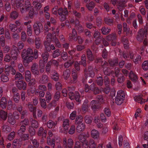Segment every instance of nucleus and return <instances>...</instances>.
<instances>
[{"label": "nucleus", "instance_id": "obj_1", "mask_svg": "<svg viewBox=\"0 0 148 148\" xmlns=\"http://www.w3.org/2000/svg\"><path fill=\"white\" fill-rule=\"evenodd\" d=\"M33 52L30 48H28L27 50L23 49L21 53V56L23 59V64L27 66L34 59Z\"/></svg>", "mask_w": 148, "mask_h": 148}, {"label": "nucleus", "instance_id": "obj_2", "mask_svg": "<svg viewBox=\"0 0 148 148\" xmlns=\"http://www.w3.org/2000/svg\"><path fill=\"white\" fill-rule=\"evenodd\" d=\"M125 95L124 92L122 90L118 91L115 98V103L118 105H120L123 102L124 99L125 98Z\"/></svg>", "mask_w": 148, "mask_h": 148}, {"label": "nucleus", "instance_id": "obj_3", "mask_svg": "<svg viewBox=\"0 0 148 148\" xmlns=\"http://www.w3.org/2000/svg\"><path fill=\"white\" fill-rule=\"evenodd\" d=\"M147 34V29L145 28L144 29H141L138 32L137 36V40L140 42H141L144 39V35Z\"/></svg>", "mask_w": 148, "mask_h": 148}, {"label": "nucleus", "instance_id": "obj_4", "mask_svg": "<svg viewBox=\"0 0 148 148\" xmlns=\"http://www.w3.org/2000/svg\"><path fill=\"white\" fill-rule=\"evenodd\" d=\"M84 72L86 78L89 76L93 77L95 75L93 67L90 65L89 66L88 68H85L84 69Z\"/></svg>", "mask_w": 148, "mask_h": 148}, {"label": "nucleus", "instance_id": "obj_5", "mask_svg": "<svg viewBox=\"0 0 148 148\" xmlns=\"http://www.w3.org/2000/svg\"><path fill=\"white\" fill-rule=\"evenodd\" d=\"M33 27L34 33L36 35L39 34L40 29H43L42 25L39 22L35 23L33 25Z\"/></svg>", "mask_w": 148, "mask_h": 148}, {"label": "nucleus", "instance_id": "obj_6", "mask_svg": "<svg viewBox=\"0 0 148 148\" xmlns=\"http://www.w3.org/2000/svg\"><path fill=\"white\" fill-rule=\"evenodd\" d=\"M70 99L72 100L75 99L76 101L79 103L81 102V100L79 99L80 96L79 93L77 92H75L74 94L72 92H69V93Z\"/></svg>", "mask_w": 148, "mask_h": 148}, {"label": "nucleus", "instance_id": "obj_7", "mask_svg": "<svg viewBox=\"0 0 148 148\" xmlns=\"http://www.w3.org/2000/svg\"><path fill=\"white\" fill-rule=\"evenodd\" d=\"M63 145L65 148H72L73 145V141L71 138H69L67 140L66 138H64L63 139Z\"/></svg>", "mask_w": 148, "mask_h": 148}, {"label": "nucleus", "instance_id": "obj_8", "mask_svg": "<svg viewBox=\"0 0 148 148\" xmlns=\"http://www.w3.org/2000/svg\"><path fill=\"white\" fill-rule=\"evenodd\" d=\"M31 71L33 74L35 75H40L39 70L38 68V64L36 63H34L31 67Z\"/></svg>", "mask_w": 148, "mask_h": 148}, {"label": "nucleus", "instance_id": "obj_9", "mask_svg": "<svg viewBox=\"0 0 148 148\" xmlns=\"http://www.w3.org/2000/svg\"><path fill=\"white\" fill-rule=\"evenodd\" d=\"M31 71L33 74L35 75H40L39 70L38 68V64L36 63H34L31 67Z\"/></svg>", "mask_w": 148, "mask_h": 148}, {"label": "nucleus", "instance_id": "obj_10", "mask_svg": "<svg viewBox=\"0 0 148 148\" xmlns=\"http://www.w3.org/2000/svg\"><path fill=\"white\" fill-rule=\"evenodd\" d=\"M31 71L33 74L35 75H40L39 70L38 68V64L36 63H34L31 67Z\"/></svg>", "mask_w": 148, "mask_h": 148}, {"label": "nucleus", "instance_id": "obj_11", "mask_svg": "<svg viewBox=\"0 0 148 148\" xmlns=\"http://www.w3.org/2000/svg\"><path fill=\"white\" fill-rule=\"evenodd\" d=\"M27 105L29 111L30 112H33V115L34 118V119H36L37 118L36 115V107L34 106L33 105L31 104L30 102L28 103Z\"/></svg>", "mask_w": 148, "mask_h": 148}, {"label": "nucleus", "instance_id": "obj_12", "mask_svg": "<svg viewBox=\"0 0 148 148\" xmlns=\"http://www.w3.org/2000/svg\"><path fill=\"white\" fill-rule=\"evenodd\" d=\"M91 107L94 111H96L100 107V104L97 101L92 100L90 102Z\"/></svg>", "mask_w": 148, "mask_h": 148}, {"label": "nucleus", "instance_id": "obj_13", "mask_svg": "<svg viewBox=\"0 0 148 148\" xmlns=\"http://www.w3.org/2000/svg\"><path fill=\"white\" fill-rule=\"evenodd\" d=\"M19 53V51L17 49H12L10 53L11 58L14 60H16Z\"/></svg>", "mask_w": 148, "mask_h": 148}, {"label": "nucleus", "instance_id": "obj_14", "mask_svg": "<svg viewBox=\"0 0 148 148\" xmlns=\"http://www.w3.org/2000/svg\"><path fill=\"white\" fill-rule=\"evenodd\" d=\"M26 83L24 81H18L16 83L17 87L19 90H21L23 89L25 90L26 88Z\"/></svg>", "mask_w": 148, "mask_h": 148}, {"label": "nucleus", "instance_id": "obj_15", "mask_svg": "<svg viewBox=\"0 0 148 148\" xmlns=\"http://www.w3.org/2000/svg\"><path fill=\"white\" fill-rule=\"evenodd\" d=\"M86 56L87 58L90 61H93L95 59L94 56L92 51L89 49H87L86 51Z\"/></svg>", "mask_w": 148, "mask_h": 148}, {"label": "nucleus", "instance_id": "obj_16", "mask_svg": "<svg viewBox=\"0 0 148 148\" xmlns=\"http://www.w3.org/2000/svg\"><path fill=\"white\" fill-rule=\"evenodd\" d=\"M116 38V34L112 33L108 35L106 37V40L109 41H113Z\"/></svg>", "mask_w": 148, "mask_h": 148}, {"label": "nucleus", "instance_id": "obj_17", "mask_svg": "<svg viewBox=\"0 0 148 148\" xmlns=\"http://www.w3.org/2000/svg\"><path fill=\"white\" fill-rule=\"evenodd\" d=\"M48 77L47 75L43 74L39 80V82L41 84H45L48 82Z\"/></svg>", "mask_w": 148, "mask_h": 148}, {"label": "nucleus", "instance_id": "obj_18", "mask_svg": "<svg viewBox=\"0 0 148 148\" xmlns=\"http://www.w3.org/2000/svg\"><path fill=\"white\" fill-rule=\"evenodd\" d=\"M85 127L83 123H79L78 124L76 127V131L78 133H80L84 130Z\"/></svg>", "mask_w": 148, "mask_h": 148}, {"label": "nucleus", "instance_id": "obj_19", "mask_svg": "<svg viewBox=\"0 0 148 148\" xmlns=\"http://www.w3.org/2000/svg\"><path fill=\"white\" fill-rule=\"evenodd\" d=\"M45 62H43V60H41L39 61V72L41 73H43L45 71Z\"/></svg>", "mask_w": 148, "mask_h": 148}, {"label": "nucleus", "instance_id": "obj_20", "mask_svg": "<svg viewBox=\"0 0 148 148\" xmlns=\"http://www.w3.org/2000/svg\"><path fill=\"white\" fill-rule=\"evenodd\" d=\"M129 77L130 78L131 80L134 83H135L137 81V77L134 74L132 71H131L129 74Z\"/></svg>", "mask_w": 148, "mask_h": 148}, {"label": "nucleus", "instance_id": "obj_21", "mask_svg": "<svg viewBox=\"0 0 148 148\" xmlns=\"http://www.w3.org/2000/svg\"><path fill=\"white\" fill-rule=\"evenodd\" d=\"M26 129V126L23 125H21L20 129L18 131V134L19 136H22L25 132Z\"/></svg>", "mask_w": 148, "mask_h": 148}, {"label": "nucleus", "instance_id": "obj_22", "mask_svg": "<svg viewBox=\"0 0 148 148\" xmlns=\"http://www.w3.org/2000/svg\"><path fill=\"white\" fill-rule=\"evenodd\" d=\"M52 75L51 78L55 81H58L59 79V77L58 74L57 72L54 70H53Z\"/></svg>", "mask_w": 148, "mask_h": 148}, {"label": "nucleus", "instance_id": "obj_23", "mask_svg": "<svg viewBox=\"0 0 148 148\" xmlns=\"http://www.w3.org/2000/svg\"><path fill=\"white\" fill-rule=\"evenodd\" d=\"M0 116L3 120L5 121L8 117L7 112L3 110H1L0 112Z\"/></svg>", "mask_w": 148, "mask_h": 148}, {"label": "nucleus", "instance_id": "obj_24", "mask_svg": "<svg viewBox=\"0 0 148 148\" xmlns=\"http://www.w3.org/2000/svg\"><path fill=\"white\" fill-rule=\"evenodd\" d=\"M101 31L103 35H107L110 33L111 31V29L103 27L101 29Z\"/></svg>", "mask_w": 148, "mask_h": 148}, {"label": "nucleus", "instance_id": "obj_25", "mask_svg": "<svg viewBox=\"0 0 148 148\" xmlns=\"http://www.w3.org/2000/svg\"><path fill=\"white\" fill-rule=\"evenodd\" d=\"M43 62H47L49 57V55L47 51L44 52L42 55Z\"/></svg>", "mask_w": 148, "mask_h": 148}, {"label": "nucleus", "instance_id": "obj_26", "mask_svg": "<svg viewBox=\"0 0 148 148\" xmlns=\"http://www.w3.org/2000/svg\"><path fill=\"white\" fill-rule=\"evenodd\" d=\"M58 13L60 15L64 14L65 15H67L68 12L67 9L66 8H64L63 9L62 8H59L58 10Z\"/></svg>", "mask_w": 148, "mask_h": 148}, {"label": "nucleus", "instance_id": "obj_27", "mask_svg": "<svg viewBox=\"0 0 148 148\" xmlns=\"http://www.w3.org/2000/svg\"><path fill=\"white\" fill-rule=\"evenodd\" d=\"M8 117V122L10 124L14 125L15 123L16 120L14 119V116L12 114L9 115Z\"/></svg>", "mask_w": 148, "mask_h": 148}, {"label": "nucleus", "instance_id": "obj_28", "mask_svg": "<svg viewBox=\"0 0 148 148\" xmlns=\"http://www.w3.org/2000/svg\"><path fill=\"white\" fill-rule=\"evenodd\" d=\"M109 64L110 66H115L118 64V61L116 59L114 60L110 59L108 61Z\"/></svg>", "mask_w": 148, "mask_h": 148}, {"label": "nucleus", "instance_id": "obj_29", "mask_svg": "<svg viewBox=\"0 0 148 148\" xmlns=\"http://www.w3.org/2000/svg\"><path fill=\"white\" fill-rule=\"evenodd\" d=\"M48 145L50 146L51 148H54L55 146V140L52 139L51 140L50 138H47V141Z\"/></svg>", "mask_w": 148, "mask_h": 148}, {"label": "nucleus", "instance_id": "obj_30", "mask_svg": "<svg viewBox=\"0 0 148 148\" xmlns=\"http://www.w3.org/2000/svg\"><path fill=\"white\" fill-rule=\"evenodd\" d=\"M72 74L73 77V80H72V82L75 83L77 81V75L75 70H73L72 72Z\"/></svg>", "mask_w": 148, "mask_h": 148}, {"label": "nucleus", "instance_id": "obj_31", "mask_svg": "<svg viewBox=\"0 0 148 148\" xmlns=\"http://www.w3.org/2000/svg\"><path fill=\"white\" fill-rule=\"evenodd\" d=\"M26 9L29 10H32L33 7L31 6L30 1L28 0H26L25 2V5L24 6Z\"/></svg>", "mask_w": 148, "mask_h": 148}, {"label": "nucleus", "instance_id": "obj_32", "mask_svg": "<svg viewBox=\"0 0 148 148\" xmlns=\"http://www.w3.org/2000/svg\"><path fill=\"white\" fill-rule=\"evenodd\" d=\"M32 119V120H31V126L35 129L37 128L39 126V124L38 122Z\"/></svg>", "mask_w": 148, "mask_h": 148}, {"label": "nucleus", "instance_id": "obj_33", "mask_svg": "<svg viewBox=\"0 0 148 148\" xmlns=\"http://www.w3.org/2000/svg\"><path fill=\"white\" fill-rule=\"evenodd\" d=\"M35 42L36 48L37 49H39L41 44V42L40 38L38 37L36 38L35 39Z\"/></svg>", "mask_w": 148, "mask_h": 148}, {"label": "nucleus", "instance_id": "obj_34", "mask_svg": "<svg viewBox=\"0 0 148 148\" xmlns=\"http://www.w3.org/2000/svg\"><path fill=\"white\" fill-rule=\"evenodd\" d=\"M91 135L93 138H97L99 137V134L97 131L94 129L91 131Z\"/></svg>", "mask_w": 148, "mask_h": 148}, {"label": "nucleus", "instance_id": "obj_35", "mask_svg": "<svg viewBox=\"0 0 148 148\" xmlns=\"http://www.w3.org/2000/svg\"><path fill=\"white\" fill-rule=\"evenodd\" d=\"M70 72L69 69H66L63 72V76L64 78L65 79H68L70 75Z\"/></svg>", "mask_w": 148, "mask_h": 148}, {"label": "nucleus", "instance_id": "obj_36", "mask_svg": "<svg viewBox=\"0 0 148 148\" xmlns=\"http://www.w3.org/2000/svg\"><path fill=\"white\" fill-rule=\"evenodd\" d=\"M31 77V72L29 70L26 71L25 73V78L27 82L30 81Z\"/></svg>", "mask_w": 148, "mask_h": 148}, {"label": "nucleus", "instance_id": "obj_37", "mask_svg": "<svg viewBox=\"0 0 148 148\" xmlns=\"http://www.w3.org/2000/svg\"><path fill=\"white\" fill-rule=\"evenodd\" d=\"M88 146L89 148H96L97 145L93 139H91L89 141Z\"/></svg>", "mask_w": 148, "mask_h": 148}, {"label": "nucleus", "instance_id": "obj_38", "mask_svg": "<svg viewBox=\"0 0 148 148\" xmlns=\"http://www.w3.org/2000/svg\"><path fill=\"white\" fill-rule=\"evenodd\" d=\"M95 3L92 2L91 1L89 3L86 5V7L90 11H92V9L95 7Z\"/></svg>", "mask_w": 148, "mask_h": 148}, {"label": "nucleus", "instance_id": "obj_39", "mask_svg": "<svg viewBox=\"0 0 148 148\" xmlns=\"http://www.w3.org/2000/svg\"><path fill=\"white\" fill-rule=\"evenodd\" d=\"M33 4L35 5L34 8L37 10H39L42 7V4L36 1L33 2Z\"/></svg>", "mask_w": 148, "mask_h": 148}, {"label": "nucleus", "instance_id": "obj_40", "mask_svg": "<svg viewBox=\"0 0 148 148\" xmlns=\"http://www.w3.org/2000/svg\"><path fill=\"white\" fill-rule=\"evenodd\" d=\"M18 16V13L16 11L12 12L10 14V18L13 19H15L17 18Z\"/></svg>", "mask_w": 148, "mask_h": 148}, {"label": "nucleus", "instance_id": "obj_41", "mask_svg": "<svg viewBox=\"0 0 148 148\" xmlns=\"http://www.w3.org/2000/svg\"><path fill=\"white\" fill-rule=\"evenodd\" d=\"M84 119L86 123L90 124L92 121V118L91 116L87 115L85 116Z\"/></svg>", "mask_w": 148, "mask_h": 148}, {"label": "nucleus", "instance_id": "obj_42", "mask_svg": "<svg viewBox=\"0 0 148 148\" xmlns=\"http://www.w3.org/2000/svg\"><path fill=\"white\" fill-rule=\"evenodd\" d=\"M14 79L16 80H22L23 79V75L18 72H17L15 75Z\"/></svg>", "mask_w": 148, "mask_h": 148}, {"label": "nucleus", "instance_id": "obj_43", "mask_svg": "<svg viewBox=\"0 0 148 148\" xmlns=\"http://www.w3.org/2000/svg\"><path fill=\"white\" fill-rule=\"evenodd\" d=\"M28 132L31 136H34L36 134V130L34 128L29 126L28 128Z\"/></svg>", "mask_w": 148, "mask_h": 148}, {"label": "nucleus", "instance_id": "obj_44", "mask_svg": "<svg viewBox=\"0 0 148 148\" xmlns=\"http://www.w3.org/2000/svg\"><path fill=\"white\" fill-rule=\"evenodd\" d=\"M103 72L106 76H109L111 73V70L109 68L105 67L103 69Z\"/></svg>", "mask_w": 148, "mask_h": 148}, {"label": "nucleus", "instance_id": "obj_45", "mask_svg": "<svg viewBox=\"0 0 148 148\" xmlns=\"http://www.w3.org/2000/svg\"><path fill=\"white\" fill-rule=\"evenodd\" d=\"M73 60H69L68 61L66 62L64 64V66L66 68H68L69 66H71L74 63Z\"/></svg>", "mask_w": 148, "mask_h": 148}, {"label": "nucleus", "instance_id": "obj_46", "mask_svg": "<svg viewBox=\"0 0 148 148\" xmlns=\"http://www.w3.org/2000/svg\"><path fill=\"white\" fill-rule=\"evenodd\" d=\"M125 3L119 2L117 5V8L119 11H121L123 8L125 7Z\"/></svg>", "mask_w": 148, "mask_h": 148}, {"label": "nucleus", "instance_id": "obj_47", "mask_svg": "<svg viewBox=\"0 0 148 148\" xmlns=\"http://www.w3.org/2000/svg\"><path fill=\"white\" fill-rule=\"evenodd\" d=\"M13 99L14 101L16 103H18L20 99L19 94L18 93H14Z\"/></svg>", "mask_w": 148, "mask_h": 148}, {"label": "nucleus", "instance_id": "obj_48", "mask_svg": "<svg viewBox=\"0 0 148 148\" xmlns=\"http://www.w3.org/2000/svg\"><path fill=\"white\" fill-rule=\"evenodd\" d=\"M83 121V117L79 115L77 116L75 120V123L77 124H79V123H82Z\"/></svg>", "mask_w": 148, "mask_h": 148}, {"label": "nucleus", "instance_id": "obj_49", "mask_svg": "<svg viewBox=\"0 0 148 148\" xmlns=\"http://www.w3.org/2000/svg\"><path fill=\"white\" fill-rule=\"evenodd\" d=\"M134 99L136 101H138V103H140V104L143 103V100H145V99H143L140 96H136L134 97Z\"/></svg>", "mask_w": 148, "mask_h": 148}, {"label": "nucleus", "instance_id": "obj_50", "mask_svg": "<svg viewBox=\"0 0 148 148\" xmlns=\"http://www.w3.org/2000/svg\"><path fill=\"white\" fill-rule=\"evenodd\" d=\"M5 38L3 36H1L0 37V46L4 47L5 45Z\"/></svg>", "mask_w": 148, "mask_h": 148}, {"label": "nucleus", "instance_id": "obj_51", "mask_svg": "<svg viewBox=\"0 0 148 148\" xmlns=\"http://www.w3.org/2000/svg\"><path fill=\"white\" fill-rule=\"evenodd\" d=\"M104 21L108 25H111L113 24V20L112 19L106 18H105Z\"/></svg>", "mask_w": 148, "mask_h": 148}, {"label": "nucleus", "instance_id": "obj_52", "mask_svg": "<svg viewBox=\"0 0 148 148\" xmlns=\"http://www.w3.org/2000/svg\"><path fill=\"white\" fill-rule=\"evenodd\" d=\"M103 79L101 77H97V85L100 86H102L103 84Z\"/></svg>", "mask_w": 148, "mask_h": 148}, {"label": "nucleus", "instance_id": "obj_53", "mask_svg": "<svg viewBox=\"0 0 148 148\" xmlns=\"http://www.w3.org/2000/svg\"><path fill=\"white\" fill-rule=\"evenodd\" d=\"M61 57L63 60L64 61L67 60L68 58L67 53L66 52H63L61 53Z\"/></svg>", "mask_w": 148, "mask_h": 148}, {"label": "nucleus", "instance_id": "obj_54", "mask_svg": "<svg viewBox=\"0 0 148 148\" xmlns=\"http://www.w3.org/2000/svg\"><path fill=\"white\" fill-rule=\"evenodd\" d=\"M125 81V77L122 74H121L120 76L117 78V81L119 83H122Z\"/></svg>", "mask_w": 148, "mask_h": 148}, {"label": "nucleus", "instance_id": "obj_55", "mask_svg": "<svg viewBox=\"0 0 148 148\" xmlns=\"http://www.w3.org/2000/svg\"><path fill=\"white\" fill-rule=\"evenodd\" d=\"M39 101L41 103V107L45 109L47 107V104L46 102V101L45 99L39 98Z\"/></svg>", "mask_w": 148, "mask_h": 148}, {"label": "nucleus", "instance_id": "obj_56", "mask_svg": "<svg viewBox=\"0 0 148 148\" xmlns=\"http://www.w3.org/2000/svg\"><path fill=\"white\" fill-rule=\"evenodd\" d=\"M44 44L46 50L47 51H50L51 49L50 43L48 42L45 41L44 42Z\"/></svg>", "mask_w": 148, "mask_h": 148}, {"label": "nucleus", "instance_id": "obj_57", "mask_svg": "<svg viewBox=\"0 0 148 148\" xmlns=\"http://www.w3.org/2000/svg\"><path fill=\"white\" fill-rule=\"evenodd\" d=\"M57 123H54L53 121L52 120H49L47 122V127L49 128H51L52 127L54 126H55L56 124Z\"/></svg>", "mask_w": 148, "mask_h": 148}, {"label": "nucleus", "instance_id": "obj_58", "mask_svg": "<svg viewBox=\"0 0 148 148\" xmlns=\"http://www.w3.org/2000/svg\"><path fill=\"white\" fill-rule=\"evenodd\" d=\"M104 84L106 86H109L110 83V80L108 77L107 76H105L104 78Z\"/></svg>", "mask_w": 148, "mask_h": 148}, {"label": "nucleus", "instance_id": "obj_59", "mask_svg": "<svg viewBox=\"0 0 148 148\" xmlns=\"http://www.w3.org/2000/svg\"><path fill=\"white\" fill-rule=\"evenodd\" d=\"M143 69L145 71L148 69V61L145 60L144 62L142 65Z\"/></svg>", "mask_w": 148, "mask_h": 148}, {"label": "nucleus", "instance_id": "obj_60", "mask_svg": "<svg viewBox=\"0 0 148 148\" xmlns=\"http://www.w3.org/2000/svg\"><path fill=\"white\" fill-rule=\"evenodd\" d=\"M29 123V121L28 119L25 118L23 120L20 122L21 125L25 126L28 125Z\"/></svg>", "mask_w": 148, "mask_h": 148}, {"label": "nucleus", "instance_id": "obj_61", "mask_svg": "<svg viewBox=\"0 0 148 148\" xmlns=\"http://www.w3.org/2000/svg\"><path fill=\"white\" fill-rule=\"evenodd\" d=\"M88 105L87 101H85L83 103L82 106V110L83 111H86L88 110Z\"/></svg>", "mask_w": 148, "mask_h": 148}, {"label": "nucleus", "instance_id": "obj_62", "mask_svg": "<svg viewBox=\"0 0 148 148\" xmlns=\"http://www.w3.org/2000/svg\"><path fill=\"white\" fill-rule=\"evenodd\" d=\"M61 52L59 49H57L53 51V57L55 58L59 56L60 55Z\"/></svg>", "mask_w": 148, "mask_h": 148}, {"label": "nucleus", "instance_id": "obj_63", "mask_svg": "<svg viewBox=\"0 0 148 148\" xmlns=\"http://www.w3.org/2000/svg\"><path fill=\"white\" fill-rule=\"evenodd\" d=\"M84 66L85 67L86 66V57L85 55H83L82 57L81 64Z\"/></svg>", "mask_w": 148, "mask_h": 148}, {"label": "nucleus", "instance_id": "obj_64", "mask_svg": "<svg viewBox=\"0 0 148 148\" xmlns=\"http://www.w3.org/2000/svg\"><path fill=\"white\" fill-rule=\"evenodd\" d=\"M9 29L13 32L17 30L16 25L14 24H10L9 25Z\"/></svg>", "mask_w": 148, "mask_h": 148}]
</instances>
